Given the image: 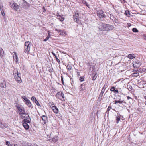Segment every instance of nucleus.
I'll return each mask as SVG.
<instances>
[{
  "label": "nucleus",
  "instance_id": "3c124183",
  "mask_svg": "<svg viewBox=\"0 0 146 146\" xmlns=\"http://www.w3.org/2000/svg\"><path fill=\"white\" fill-rule=\"evenodd\" d=\"M84 80V79L83 78H81L80 79V80L81 81H83Z\"/></svg>",
  "mask_w": 146,
  "mask_h": 146
},
{
  "label": "nucleus",
  "instance_id": "79ce46f5",
  "mask_svg": "<svg viewBox=\"0 0 146 146\" xmlns=\"http://www.w3.org/2000/svg\"><path fill=\"white\" fill-rule=\"evenodd\" d=\"M49 38V37H48V36H47L45 39H44V40H43V41H47L48 39Z\"/></svg>",
  "mask_w": 146,
  "mask_h": 146
},
{
  "label": "nucleus",
  "instance_id": "4468645a",
  "mask_svg": "<svg viewBox=\"0 0 146 146\" xmlns=\"http://www.w3.org/2000/svg\"><path fill=\"white\" fill-rule=\"evenodd\" d=\"M58 139V136H54L53 137L50 138L49 139V141H50L51 142L53 141L54 142H56Z\"/></svg>",
  "mask_w": 146,
  "mask_h": 146
},
{
  "label": "nucleus",
  "instance_id": "c85d7f7f",
  "mask_svg": "<svg viewBox=\"0 0 146 146\" xmlns=\"http://www.w3.org/2000/svg\"><path fill=\"white\" fill-rule=\"evenodd\" d=\"M105 27H104V31H108V27L107 25L108 24H105Z\"/></svg>",
  "mask_w": 146,
  "mask_h": 146
},
{
  "label": "nucleus",
  "instance_id": "6ab92c4d",
  "mask_svg": "<svg viewBox=\"0 0 146 146\" xmlns=\"http://www.w3.org/2000/svg\"><path fill=\"white\" fill-rule=\"evenodd\" d=\"M6 84L5 81V80H3L2 82H0V87L3 88H5Z\"/></svg>",
  "mask_w": 146,
  "mask_h": 146
},
{
  "label": "nucleus",
  "instance_id": "c756f323",
  "mask_svg": "<svg viewBox=\"0 0 146 146\" xmlns=\"http://www.w3.org/2000/svg\"><path fill=\"white\" fill-rule=\"evenodd\" d=\"M36 100L37 99L34 96H32L31 98V100L33 102H35V101H36Z\"/></svg>",
  "mask_w": 146,
  "mask_h": 146
},
{
  "label": "nucleus",
  "instance_id": "ea45409f",
  "mask_svg": "<svg viewBox=\"0 0 146 146\" xmlns=\"http://www.w3.org/2000/svg\"><path fill=\"white\" fill-rule=\"evenodd\" d=\"M34 102L37 105L40 106V104H39V103L38 102V101L37 100H36V101H35Z\"/></svg>",
  "mask_w": 146,
  "mask_h": 146
},
{
  "label": "nucleus",
  "instance_id": "423d86ee",
  "mask_svg": "<svg viewBox=\"0 0 146 146\" xmlns=\"http://www.w3.org/2000/svg\"><path fill=\"white\" fill-rule=\"evenodd\" d=\"M22 98L24 100L25 103L29 107L32 108V105L30 101L25 96H22Z\"/></svg>",
  "mask_w": 146,
  "mask_h": 146
},
{
  "label": "nucleus",
  "instance_id": "f3484780",
  "mask_svg": "<svg viewBox=\"0 0 146 146\" xmlns=\"http://www.w3.org/2000/svg\"><path fill=\"white\" fill-rule=\"evenodd\" d=\"M26 113L23 107H19V114Z\"/></svg>",
  "mask_w": 146,
  "mask_h": 146
},
{
  "label": "nucleus",
  "instance_id": "473e14b6",
  "mask_svg": "<svg viewBox=\"0 0 146 146\" xmlns=\"http://www.w3.org/2000/svg\"><path fill=\"white\" fill-rule=\"evenodd\" d=\"M106 86H107V85H106V84H105L104 85V86L103 88L102 89V90L105 91V89L106 88Z\"/></svg>",
  "mask_w": 146,
  "mask_h": 146
},
{
  "label": "nucleus",
  "instance_id": "37998d69",
  "mask_svg": "<svg viewBox=\"0 0 146 146\" xmlns=\"http://www.w3.org/2000/svg\"><path fill=\"white\" fill-rule=\"evenodd\" d=\"M1 14L3 16H4L5 15V13L4 12V10L3 11H1Z\"/></svg>",
  "mask_w": 146,
  "mask_h": 146
},
{
  "label": "nucleus",
  "instance_id": "c03bdc74",
  "mask_svg": "<svg viewBox=\"0 0 146 146\" xmlns=\"http://www.w3.org/2000/svg\"><path fill=\"white\" fill-rule=\"evenodd\" d=\"M49 106L51 107L52 106V105H53V106H54V104H53V103H51V102H50L49 103Z\"/></svg>",
  "mask_w": 146,
  "mask_h": 146
},
{
  "label": "nucleus",
  "instance_id": "49530a36",
  "mask_svg": "<svg viewBox=\"0 0 146 146\" xmlns=\"http://www.w3.org/2000/svg\"><path fill=\"white\" fill-rule=\"evenodd\" d=\"M25 146H33V145H32L31 144H27Z\"/></svg>",
  "mask_w": 146,
  "mask_h": 146
},
{
  "label": "nucleus",
  "instance_id": "58836bf2",
  "mask_svg": "<svg viewBox=\"0 0 146 146\" xmlns=\"http://www.w3.org/2000/svg\"><path fill=\"white\" fill-rule=\"evenodd\" d=\"M114 22H115L117 23H119V21H118V20L116 19V18H115L114 19Z\"/></svg>",
  "mask_w": 146,
  "mask_h": 146
},
{
  "label": "nucleus",
  "instance_id": "69168bd1",
  "mask_svg": "<svg viewBox=\"0 0 146 146\" xmlns=\"http://www.w3.org/2000/svg\"><path fill=\"white\" fill-rule=\"evenodd\" d=\"M48 35L49 36L50 35V34L49 33H48Z\"/></svg>",
  "mask_w": 146,
  "mask_h": 146
},
{
  "label": "nucleus",
  "instance_id": "a19ab883",
  "mask_svg": "<svg viewBox=\"0 0 146 146\" xmlns=\"http://www.w3.org/2000/svg\"><path fill=\"white\" fill-rule=\"evenodd\" d=\"M67 69H68L69 70H71L72 67L70 66H67Z\"/></svg>",
  "mask_w": 146,
  "mask_h": 146
},
{
  "label": "nucleus",
  "instance_id": "cd10ccee",
  "mask_svg": "<svg viewBox=\"0 0 146 146\" xmlns=\"http://www.w3.org/2000/svg\"><path fill=\"white\" fill-rule=\"evenodd\" d=\"M132 30L134 32H138V31L137 29L135 28H133Z\"/></svg>",
  "mask_w": 146,
  "mask_h": 146
},
{
  "label": "nucleus",
  "instance_id": "5fc2aeb1",
  "mask_svg": "<svg viewBox=\"0 0 146 146\" xmlns=\"http://www.w3.org/2000/svg\"><path fill=\"white\" fill-rule=\"evenodd\" d=\"M52 54L55 57V56H56V55L53 52H52Z\"/></svg>",
  "mask_w": 146,
  "mask_h": 146
},
{
  "label": "nucleus",
  "instance_id": "13d9d810",
  "mask_svg": "<svg viewBox=\"0 0 146 146\" xmlns=\"http://www.w3.org/2000/svg\"><path fill=\"white\" fill-rule=\"evenodd\" d=\"M43 9H44V10L43 11H45V8H44V7H43Z\"/></svg>",
  "mask_w": 146,
  "mask_h": 146
},
{
  "label": "nucleus",
  "instance_id": "a18cd8bd",
  "mask_svg": "<svg viewBox=\"0 0 146 146\" xmlns=\"http://www.w3.org/2000/svg\"><path fill=\"white\" fill-rule=\"evenodd\" d=\"M113 92L115 94L118 93V90L117 89V90L115 89V90Z\"/></svg>",
  "mask_w": 146,
  "mask_h": 146
},
{
  "label": "nucleus",
  "instance_id": "0eeeda50",
  "mask_svg": "<svg viewBox=\"0 0 146 146\" xmlns=\"http://www.w3.org/2000/svg\"><path fill=\"white\" fill-rule=\"evenodd\" d=\"M10 7L14 10L17 11L18 9V5L15 2H13V3L10 4Z\"/></svg>",
  "mask_w": 146,
  "mask_h": 146
},
{
  "label": "nucleus",
  "instance_id": "e433bc0d",
  "mask_svg": "<svg viewBox=\"0 0 146 146\" xmlns=\"http://www.w3.org/2000/svg\"><path fill=\"white\" fill-rule=\"evenodd\" d=\"M0 9L1 11H3V7L2 5H0Z\"/></svg>",
  "mask_w": 146,
  "mask_h": 146
},
{
  "label": "nucleus",
  "instance_id": "dca6fc26",
  "mask_svg": "<svg viewBox=\"0 0 146 146\" xmlns=\"http://www.w3.org/2000/svg\"><path fill=\"white\" fill-rule=\"evenodd\" d=\"M51 108L55 113L57 114L58 113L59 111L58 108L54 105L52 106Z\"/></svg>",
  "mask_w": 146,
  "mask_h": 146
},
{
  "label": "nucleus",
  "instance_id": "f704fd0d",
  "mask_svg": "<svg viewBox=\"0 0 146 146\" xmlns=\"http://www.w3.org/2000/svg\"><path fill=\"white\" fill-rule=\"evenodd\" d=\"M110 19L111 20H113V19L114 18V16H113L112 15H111V14H110Z\"/></svg>",
  "mask_w": 146,
  "mask_h": 146
},
{
  "label": "nucleus",
  "instance_id": "5701e85b",
  "mask_svg": "<svg viewBox=\"0 0 146 146\" xmlns=\"http://www.w3.org/2000/svg\"><path fill=\"white\" fill-rule=\"evenodd\" d=\"M108 31L114 29V27L113 26L110 24H108Z\"/></svg>",
  "mask_w": 146,
  "mask_h": 146
},
{
  "label": "nucleus",
  "instance_id": "680f3d73",
  "mask_svg": "<svg viewBox=\"0 0 146 146\" xmlns=\"http://www.w3.org/2000/svg\"><path fill=\"white\" fill-rule=\"evenodd\" d=\"M17 110H18V107L17 106Z\"/></svg>",
  "mask_w": 146,
  "mask_h": 146
},
{
  "label": "nucleus",
  "instance_id": "4c0bfd02",
  "mask_svg": "<svg viewBox=\"0 0 146 146\" xmlns=\"http://www.w3.org/2000/svg\"><path fill=\"white\" fill-rule=\"evenodd\" d=\"M133 76L137 77L139 75V74L138 73H134L133 74Z\"/></svg>",
  "mask_w": 146,
  "mask_h": 146
},
{
  "label": "nucleus",
  "instance_id": "4be33fe9",
  "mask_svg": "<svg viewBox=\"0 0 146 146\" xmlns=\"http://www.w3.org/2000/svg\"><path fill=\"white\" fill-rule=\"evenodd\" d=\"M57 17L61 21H62L64 19V17H63V15H57Z\"/></svg>",
  "mask_w": 146,
  "mask_h": 146
},
{
  "label": "nucleus",
  "instance_id": "a878e982",
  "mask_svg": "<svg viewBox=\"0 0 146 146\" xmlns=\"http://www.w3.org/2000/svg\"><path fill=\"white\" fill-rule=\"evenodd\" d=\"M97 74L96 73H95V74L93 75L92 77V80H94L96 79L97 76Z\"/></svg>",
  "mask_w": 146,
  "mask_h": 146
},
{
  "label": "nucleus",
  "instance_id": "20e7f679",
  "mask_svg": "<svg viewBox=\"0 0 146 146\" xmlns=\"http://www.w3.org/2000/svg\"><path fill=\"white\" fill-rule=\"evenodd\" d=\"M30 42L29 41L26 42L25 43V52L29 53L30 49Z\"/></svg>",
  "mask_w": 146,
  "mask_h": 146
},
{
  "label": "nucleus",
  "instance_id": "aec40b11",
  "mask_svg": "<svg viewBox=\"0 0 146 146\" xmlns=\"http://www.w3.org/2000/svg\"><path fill=\"white\" fill-rule=\"evenodd\" d=\"M4 52L3 49L0 48V57L1 58H3L4 56Z\"/></svg>",
  "mask_w": 146,
  "mask_h": 146
},
{
  "label": "nucleus",
  "instance_id": "6e6552de",
  "mask_svg": "<svg viewBox=\"0 0 146 146\" xmlns=\"http://www.w3.org/2000/svg\"><path fill=\"white\" fill-rule=\"evenodd\" d=\"M55 31H57L59 33L60 35H65L66 34V32L64 30L55 29Z\"/></svg>",
  "mask_w": 146,
  "mask_h": 146
},
{
  "label": "nucleus",
  "instance_id": "412c9836",
  "mask_svg": "<svg viewBox=\"0 0 146 146\" xmlns=\"http://www.w3.org/2000/svg\"><path fill=\"white\" fill-rule=\"evenodd\" d=\"M79 89L80 91H83L86 89L85 84L84 83L82 84L79 87Z\"/></svg>",
  "mask_w": 146,
  "mask_h": 146
},
{
  "label": "nucleus",
  "instance_id": "e2e57ef3",
  "mask_svg": "<svg viewBox=\"0 0 146 146\" xmlns=\"http://www.w3.org/2000/svg\"><path fill=\"white\" fill-rule=\"evenodd\" d=\"M14 146H18L17 144L14 145Z\"/></svg>",
  "mask_w": 146,
  "mask_h": 146
},
{
  "label": "nucleus",
  "instance_id": "72a5a7b5",
  "mask_svg": "<svg viewBox=\"0 0 146 146\" xmlns=\"http://www.w3.org/2000/svg\"><path fill=\"white\" fill-rule=\"evenodd\" d=\"M111 106H109L108 108V109H107V110L106 111V112L107 113H109V111L111 109Z\"/></svg>",
  "mask_w": 146,
  "mask_h": 146
},
{
  "label": "nucleus",
  "instance_id": "6e6d98bb",
  "mask_svg": "<svg viewBox=\"0 0 146 146\" xmlns=\"http://www.w3.org/2000/svg\"><path fill=\"white\" fill-rule=\"evenodd\" d=\"M77 76H80V73L78 72H77Z\"/></svg>",
  "mask_w": 146,
  "mask_h": 146
},
{
  "label": "nucleus",
  "instance_id": "ddd939ff",
  "mask_svg": "<svg viewBox=\"0 0 146 146\" xmlns=\"http://www.w3.org/2000/svg\"><path fill=\"white\" fill-rule=\"evenodd\" d=\"M78 16L79 15L78 13H75L74 15H73L74 19V21L76 22L77 23H79V19Z\"/></svg>",
  "mask_w": 146,
  "mask_h": 146
},
{
  "label": "nucleus",
  "instance_id": "2eb2a0df",
  "mask_svg": "<svg viewBox=\"0 0 146 146\" xmlns=\"http://www.w3.org/2000/svg\"><path fill=\"white\" fill-rule=\"evenodd\" d=\"M13 75L14 76V78L16 80L17 82L18 81V72L17 70L16 71L15 70L13 72Z\"/></svg>",
  "mask_w": 146,
  "mask_h": 146
},
{
  "label": "nucleus",
  "instance_id": "c9c22d12",
  "mask_svg": "<svg viewBox=\"0 0 146 146\" xmlns=\"http://www.w3.org/2000/svg\"><path fill=\"white\" fill-rule=\"evenodd\" d=\"M55 58H56L57 62L59 63L60 64V60L57 57V56H55Z\"/></svg>",
  "mask_w": 146,
  "mask_h": 146
},
{
  "label": "nucleus",
  "instance_id": "bb28decb",
  "mask_svg": "<svg viewBox=\"0 0 146 146\" xmlns=\"http://www.w3.org/2000/svg\"><path fill=\"white\" fill-rule=\"evenodd\" d=\"M120 118L119 117H117L116 118V122L117 123H119V122L120 121Z\"/></svg>",
  "mask_w": 146,
  "mask_h": 146
},
{
  "label": "nucleus",
  "instance_id": "4d7b16f0",
  "mask_svg": "<svg viewBox=\"0 0 146 146\" xmlns=\"http://www.w3.org/2000/svg\"><path fill=\"white\" fill-rule=\"evenodd\" d=\"M114 102L115 104H117V103H118V101L116 100Z\"/></svg>",
  "mask_w": 146,
  "mask_h": 146
},
{
  "label": "nucleus",
  "instance_id": "9d476101",
  "mask_svg": "<svg viewBox=\"0 0 146 146\" xmlns=\"http://www.w3.org/2000/svg\"><path fill=\"white\" fill-rule=\"evenodd\" d=\"M42 119L43 121L42 122L43 124H45L48 122V118L47 116L43 115L42 116Z\"/></svg>",
  "mask_w": 146,
  "mask_h": 146
},
{
  "label": "nucleus",
  "instance_id": "603ef678",
  "mask_svg": "<svg viewBox=\"0 0 146 146\" xmlns=\"http://www.w3.org/2000/svg\"><path fill=\"white\" fill-rule=\"evenodd\" d=\"M144 39L145 40H146V34H144Z\"/></svg>",
  "mask_w": 146,
  "mask_h": 146
},
{
  "label": "nucleus",
  "instance_id": "f257e3e1",
  "mask_svg": "<svg viewBox=\"0 0 146 146\" xmlns=\"http://www.w3.org/2000/svg\"><path fill=\"white\" fill-rule=\"evenodd\" d=\"M22 125L26 130H28L29 128V126L28 123L29 124L30 121L26 119H24L22 121Z\"/></svg>",
  "mask_w": 146,
  "mask_h": 146
},
{
  "label": "nucleus",
  "instance_id": "39448f33",
  "mask_svg": "<svg viewBox=\"0 0 146 146\" xmlns=\"http://www.w3.org/2000/svg\"><path fill=\"white\" fill-rule=\"evenodd\" d=\"M57 98L63 101L65 100V97L64 94L62 92H59L56 94V96Z\"/></svg>",
  "mask_w": 146,
  "mask_h": 146
},
{
  "label": "nucleus",
  "instance_id": "bf43d9fd",
  "mask_svg": "<svg viewBox=\"0 0 146 146\" xmlns=\"http://www.w3.org/2000/svg\"><path fill=\"white\" fill-rule=\"evenodd\" d=\"M20 79H21V81H20L19 80V83H21V79L20 78Z\"/></svg>",
  "mask_w": 146,
  "mask_h": 146
},
{
  "label": "nucleus",
  "instance_id": "7ed1b4c3",
  "mask_svg": "<svg viewBox=\"0 0 146 146\" xmlns=\"http://www.w3.org/2000/svg\"><path fill=\"white\" fill-rule=\"evenodd\" d=\"M97 15L99 17L101 21L104 20V18L106 17L104 12L102 11H97Z\"/></svg>",
  "mask_w": 146,
  "mask_h": 146
},
{
  "label": "nucleus",
  "instance_id": "864d4df0",
  "mask_svg": "<svg viewBox=\"0 0 146 146\" xmlns=\"http://www.w3.org/2000/svg\"><path fill=\"white\" fill-rule=\"evenodd\" d=\"M127 99L128 100H129V99H132V98L131 97H129V96H127Z\"/></svg>",
  "mask_w": 146,
  "mask_h": 146
},
{
  "label": "nucleus",
  "instance_id": "de8ad7c7",
  "mask_svg": "<svg viewBox=\"0 0 146 146\" xmlns=\"http://www.w3.org/2000/svg\"><path fill=\"white\" fill-rule=\"evenodd\" d=\"M129 11H125V14L127 15L128 14H129Z\"/></svg>",
  "mask_w": 146,
  "mask_h": 146
},
{
  "label": "nucleus",
  "instance_id": "1a4fd4ad",
  "mask_svg": "<svg viewBox=\"0 0 146 146\" xmlns=\"http://www.w3.org/2000/svg\"><path fill=\"white\" fill-rule=\"evenodd\" d=\"M105 25V23H100L98 24V27L99 29L100 30L104 31V27L105 26V25Z\"/></svg>",
  "mask_w": 146,
  "mask_h": 146
},
{
  "label": "nucleus",
  "instance_id": "338daca9",
  "mask_svg": "<svg viewBox=\"0 0 146 146\" xmlns=\"http://www.w3.org/2000/svg\"><path fill=\"white\" fill-rule=\"evenodd\" d=\"M139 63H140V62H138V64Z\"/></svg>",
  "mask_w": 146,
  "mask_h": 146
},
{
  "label": "nucleus",
  "instance_id": "a211bd4d",
  "mask_svg": "<svg viewBox=\"0 0 146 146\" xmlns=\"http://www.w3.org/2000/svg\"><path fill=\"white\" fill-rule=\"evenodd\" d=\"M105 91L102 90H101V92L100 93L99 97L98 99V100L99 101H101L102 99V97L103 94Z\"/></svg>",
  "mask_w": 146,
  "mask_h": 146
},
{
  "label": "nucleus",
  "instance_id": "9b49d317",
  "mask_svg": "<svg viewBox=\"0 0 146 146\" xmlns=\"http://www.w3.org/2000/svg\"><path fill=\"white\" fill-rule=\"evenodd\" d=\"M8 127V125L7 124L5 123H3V121L0 119V127L2 128H5Z\"/></svg>",
  "mask_w": 146,
  "mask_h": 146
},
{
  "label": "nucleus",
  "instance_id": "09e8293b",
  "mask_svg": "<svg viewBox=\"0 0 146 146\" xmlns=\"http://www.w3.org/2000/svg\"><path fill=\"white\" fill-rule=\"evenodd\" d=\"M123 102V101H120V100H119L118 101V103H120V104H122Z\"/></svg>",
  "mask_w": 146,
  "mask_h": 146
},
{
  "label": "nucleus",
  "instance_id": "393cba45",
  "mask_svg": "<svg viewBox=\"0 0 146 146\" xmlns=\"http://www.w3.org/2000/svg\"><path fill=\"white\" fill-rule=\"evenodd\" d=\"M127 57L128 58L131 59H132L135 57V56L134 54H129L128 56Z\"/></svg>",
  "mask_w": 146,
  "mask_h": 146
},
{
  "label": "nucleus",
  "instance_id": "f8f14e48",
  "mask_svg": "<svg viewBox=\"0 0 146 146\" xmlns=\"http://www.w3.org/2000/svg\"><path fill=\"white\" fill-rule=\"evenodd\" d=\"M12 54L13 56L14 61H15L17 63L18 61L17 54L15 52H13Z\"/></svg>",
  "mask_w": 146,
  "mask_h": 146
},
{
  "label": "nucleus",
  "instance_id": "0e129e2a",
  "mask_svg": "<svg viewBox=\"0 0 146 146\" xmlns=\"http://www.w3.org/2000/svg\"><path fill=\"white\" fill-rule=\"evenodd\" d=\"M145 104L146 105V101L145 102Z\"/></svg>",
  "mask_w": 146,
  "mask_h": 146
},
{
  "label": "nucleus",
  "instance_id": "b1692460",
  "mask_svg": "<svg viewBox=\"0 0 146 146\" xmlns=\"http://www.w3.org/2000/svg\"><path fill=\"white\" fill-rule=\"evenodd\" d=\"M19 115V118L20 119H25L24 118L26 117L27 115L26 113H24V114L22 113Z\"/></svg>",
  "mask_w": 146,
  "mask_h": 146
},
{
  "label": "nucleus",
  "instance_id": "052dcab7",
  "mask_svg": "<svg viewBox=\"0 0 146 146\" xmlns=\"http://www.w3.org/2000/svg\"><path fill=\"white\" fill-rule=\"evenodd\" d=\"M33 146H38V145H37L34 144Z\"/></svg>",
  "mask_w": 146,
  "mask_h": 146
},
{
  "label": "nucleus",
  "instance_id": "8fccbe9b",
  "mask_svg": "<svg viewBox=\"0 0 146 146\" xmlns=\"http://www.w3.org/2000/svg\"><path fill=\"white\" fill-rule=\"evenodd\" d=\"M61 81L62 82V84H63L64 83V82H63V79L62 76H61Z\"/></svg>",
  "mask_w": 146,
  "mask_h": 146
},
{
  "label": "nucleus",
  "instance_id": "f03ea898",
  "mask_svg": "<svg viewBox=\"0 0 146 146\" xmlns=\"http://www.w3.org/2000/svg\"><path fill=\"white\" fill-rule=\"evenodd\" d=\"M19 5L20 7L25 8H28L29 7V4L24 0H21L20 1Z\"/></svg>",
  "mask_w": 146,
  "mask_h": 146
},
{
  "label": "nucleus",
  "instance_id": "7c9ffc66",
  "mask_svg": "<svg viewBox=\"0 0 146 146\" xmlns=\"http://www.w3.org/2000/svg\"><path fill=\"white\" fill-rule=\"evenodd\" d=\"M6 145L8 146H12V145L10 144V142L8 141H7L6 142Z\"/></svg>",
  "mask_w": 146,
  "mask_h": 146
},
{
  "label": "nucleus",
  "instance_id": "2f4dec72",
  "mask_svg": "<svg viewBox=\"0 0 146 146\" xmlns=\"http://www.w3.org/2000/svg\"><path fill=\"white\" fill-rule=\"evenodd\" d=\"M115 89V87L112 86L110 90L112 92H114V91Z\"/></svg>",
  "mask_w": 146,
  "mask_h": 146
}]
</instances>
